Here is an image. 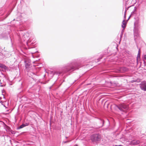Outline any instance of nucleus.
<instances>
[{
	"label": "nucleus",
	"mask_w": 146,
	"mask_h": 146,
	"mask_svg": "<svg viewBox=\"0 0 146 146\" xmlns=\"http://www.w3.org/2000/svg\"><path fill=\"white\" fill-rule=\"evenodd\" d=\"M117 107L121 111H125V110H127L128 109V106L125 104H121Z\"/></svg>",
	"instance_id": "1"
},
{
	"label": "nucleus",
	"mask_w": 146,
	"mask_h": 146,
	"mask_svg": "<svg viewBox=\"0 0 146 146\" xmlns=\"http://www.w3.org/2000/svg\"><path fill=\"white\" fill-rule=\"evenodd\" d=\"M100 139V136L98 134H94L91 137V139L93 141H99Z\"/></svg>",
	"instance_id": "2"
},
{
	"label": "nucleus",
	"mask_w": 146,
	"mask_h": 146,
	"mask_svg": "<svg viewBox=\"0 0 146 146\" xmlns=\"http://www.w3.org/2000/svg\"><path fill=\"white\" fill-rule=\"evenodd\" d=\"M24 11L25 14L28 16L32 14V13L31 8L29 7H27Z\"/></svg>",
	"instance_id": "3"
},
{
	"label": "nucleus",
	"mask_w": 146,
	"mask_h": 146,
	"mask_svg": "<svg viewBox=\"0 0 146 146\" xmlns=\"http://www.w3.org/2000/svg\"><path fill=\"white\" fill-rule=\"evenodd\" d=\"M134 36H139V31L138 29L136 28V25L135 23L134 24Z\"/></svg>",
	"instance_id": "4"
},
{
	"label": "nucleus",
	"mask_w": 146,
	"mask_h": 146,
	"mask_svg": "<svg viewBox=\"0 0 146 146\" xmlns=\"http://www.w3.org/2000/svg\"><path fill=\"white\" fill-rule=\"evenodd\" d=\"M140 142L139 141L133 140L131 142L130 144L131 145H135L138 144Z\"/></svg>",
	"instance_id": "5"
},
{
	"label": "nucleus",
	"mask_w": 146,
	"mask_h": 146,
	"mask_svg": "<svg viewBox=\"0 0 146 146\" xmlns=\"http://www.w3.org/2000/svg\"><path fill=\"white\" fill-rule=\"evenodd\" d=\"M140 87L142 90L146 91V83L141 84Z\"/></svg>",
	"instance_id": "6"
},
{
	"label": "nucleus",
	"mask_w": 146,
	"mask_h": 146,
	"mask_svg": "<svg viewBox=\"0 0 146 146\" xmlns=\"http://www.w3.org/2000/svg\"><path fill=\"white\" fill-rule=\"evenodd\" d=\"M126 23L125 22V20L124 19L123 21L122 22V24L121 25V27L122 28H123V29H124L126 27Z\"/></svg>",
	"instance_id": "7"
},
{
	"label": "nucleus",
	"mask_w": 146,
	"mask_h": 146,
	"mask_svg": "<svg viewBox=\"0 0 146 146\" xmlns=\"http://www.w3.org/2000/svg\"><path fill=\"white\" fill-rule=\"evenodd\" d=\"M21 13V16L22 17L24 18L28 16L26 15L25 14V12L24 11L23 12Z\"/></svg>",
	"instance_id": "8"
},
{
	"label": "nucleus",
	"mask_w": 146,
	"mask_h": 146,
	"mask_svg": "<svg viewBox=\"0 0 146 146\" xmlns=\"http://www.w3.org/2000/svg\"><path fill=\"white\" fill-rule=\"evenodd\" d=\"M140 50H139V53L138 54L137 58V62L138 60H140Z\"/></svg>",
	"instance_id": "9"
},
{
	"label": "nucleus",
	"mask_w": 146,
	"mask_h": 146,
	"mask_svg": "<svg viewBox=\"0 0 146 146\" xmlns=\"http://www.w3.org/2000/svg\"><path fill=\"white\" fill-rule=\"evenodd\" d=\"M25 126H26V125H25V124H22V125H20V126L19 128V129L22 128L23 127H24Z\"/></svg>",
	"instance_id": "10"
},
{
	"label": "nucleus",
	"mask_w": 146,
	"mask_h": 146,
	"mask_svg": "<svg viewBox=\"0 0 146 146\" xmlns=\"http://www.w3.org/2000/svg\"><path fill=\"white\" fill-rule=\"evenodd\" d=\"M136 12H135L133 11L131 13L130 15V16H132Z\"/></svg>",
	"instance_id": "11"
},
{
	"label": "nucleus",
	"mask_w": 146,
	"mask_h": 146,
	"mask_svg": "<svg viewBox=\"0 0 146 146\" xmlns=\"http://www.w3.org/2000/svg\"><path fill=\"white\" fill-rule=\"evenodd\" d=\"M133 6V5H132L130 6H129L128 7H126L125 10H126V11L127 10H128L129 8H130L131 7H132Z\"/></svg>",
	"instance_id": "12"
},
{
	"label": "nucleus",
	"mask_w": 146,
	"mask_h": 146,
	"mask_svg": "<svg viewBox=\"0 0 146 146\" xmlns=\"http://www.w3.org/2000/svg\"><path fill=\"white\" fill-rule=\"evenodd\" d=\"M137 7H134V9L133 11L136 13L137 11Z\"/></svg>",
	"instance_id": "13"
},
{
	"label": "nucleus",
	"mask_w": 146,
	"mask_h": 146,
	"mask_svg": "<svg viewBox=\"0 0 146 146\" xmlns=\"http://www.w3.org/2000/svg\"><path fill=\"white\" fill-rule=\"evenodd\" d=\"M133 2L134 3L133 5H134L136 3V0H132V3Z\"/></svg>",
	"instance_id": "14"
},
{
	"label": "nucleus",
	"mask_w": 146,
	"mask_h": 146,
	"mask_svg": "<svg viewBox=\"0 0 146 146\" xmlns=\"http://www.w3.org/2000/svg\"><path fill=\"white\" fill-rule=\"evenodd\" d=\"M126 10H125V13H124V20L126 19Z\"/></svg>",
	"instance_id": "15"
},
{
	"label": "nucleus",
	"mask_w": 146,
	"mask_h": 146,
	"mask_svg": "<svg viewBox=\"0 0 146 146\" xmlns=\"http://www.w3.org/2000/svg\"><path fill=\"white\" fill-rule=\"evenodd\" d=\"M124 31V29H123L121 30V33H123Z\"/></svg>",
	"instance_id": "16"
},
{
	"label": "nucleus",
	"mask_w": 146,
	"mask_h": 146,
	"mask_svg": "<svg viewBox=\"0 0 146 146\" xmlns=\"http://www.w3.org/2000/svg\"><path fill=\"white\" fill-rule=\"evenodd\" d=\"M123 33H121V34L120 35V36H122Z\"/></svg>",
	"instance_id": "17"
},
{
	"label": "nucleus",
	"mask_w": 146,
	"mask_h": 146,
	"mask_svg": "<svg viewBox=\"0 0 146 146\" xmlns=\"http://www.w3.org/2000/svg\"><path fill=\"white\" fill-rule=\"evenodd\" d=\"M144 58L146 60V55H144Z\"/></svg>",
	"instance_id": "18"
},
{
	"label": "nucleus",
	"mask_w": 146,
	"mask_h": 146,
	"mask_svg": "<svg viewBox=\"0 0 146 146\" xmlns=\"http://www.w3.org/2000/svg\"><path fill=\"white\" fill-rule=\"evenodd\" d=\"M25 33H24V34H23V35L22 36H25Z\"/></svg>",
	"instance_id": "19"
},
{
	"label": "nucleus",
	"mask_w": 146,
	"mask_h": 146,
	"mask_svg": "<svg viewBox=\"0 0 146 146\" xmlns=\"http://www.w3.org/2000/svg\"><path fill=\"white\" fill-rule=\"evenodd\" d=\"M4 66H5L2 65V67H3V68Z\"/></svg>",
	"instance_id": "20"
},
{
	"label": "nucleus",
	"mask_w": 146,
	"mask_h": 146,
	"mask_svg": "<svg viewBox=\"0 0 146 146\" xmlns=\"http://www.w3.org/2000/svg\"><path fill=\"white\" fill-rule=\"evenodd\" d=\"M130 17H131V16H129V18H128V19H129V18H130Z\"/></svg>",
	"instance_id": "21"
},
{
	"label": "nucleus",
	"mask_w": 146,
	"mask_h": 146,
	"mask_svg": "<svg viewBox=\"0 0 146 146\" xmlns=\"http://www.w3.org/2000/svg\"><path fill=\"white\" fill-rule=\"evenodd\" d=\"M23 30H25V28H24V29H23Z\"/></svg>",
	"instance_id": "22"
},
{
	"label": "nucleus",
	"mask_w": 146,
	"mask_h": 146,
	"mask_svg": "<svg viewBox=\"0 0 146 146\" xmlns=\"http://www.w3.org/2000/svg\"><path fill=\"white\" fill-rule=\"evenodd\" d=\"M9 37H10V36H11V35H9Z\"/></svg>",
	"instance_id": "23"
},
{
	"label": "nucleus",
	"mask_w": 146,
	"mask_h": 146,
	"mask_svg": "<svg viewBox=\"0 0 146 146\" xmlns=\"http://www.w3.org/2000/svg\"><path fill=\"white\" fill-rule=\"evenodd\" d=\"M15 20V19H13V21Z\"/></svg>",
	"instance_id": "24"
},
{
	"label": "nucleus",
	"mask_w": 146,
	"mask_h": 146,
	"mask_svg": "<svg viewBox=\"0 0 146 146\" xmlns=\"http://www.w3.org/2000/svg\"><path fill=\"white\" fill-rule=\"evenodd\" d=\"M26 36H28V35H26Z\"/></svg>",
	"instance_id": "25"
},
{
	"label": "nucleus",
	"mask_w": 146,
	"mask_h": 146,
	"mask_svg": "<svg viewBox=\"0 0 146 146\" xmlns=\"http://www.w3.org/2000/svg\"><path fill=\"white\" fill-rule=\"evenodd\" d=\"M6 1H7V0H6Z\"/></svg>",
	"instance_id": "26"
}]
</instances>
